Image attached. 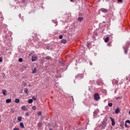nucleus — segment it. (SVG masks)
I'll use <instances>...</instances> for the list:
<instances>
[{
  "mask_svg": "<svg viewBox=\"0 0 130 130\" xmlns=\"http://www.w3.org/2000/svg\"><path fill=\"white\" fill-rule=\"evenodd\" d=\"M15 102L16 103H19L20 102V100L18 99H16L15 100Z\"/></svg>",
  "mask_w": 130,
  "mask_h": 130,
  "instance_id": "5701e85b",
  "label": "nucleus"
},
{
  "mask_svg": "<svg viewBox=\"0 0 130 130\" xmlns=\"http://www.w3.org/2000/svg\"><path fill=\"white\" fill-rule=\"evenodd\" d=\"M130 44V42H128L126 43V47H124V51L125 54H127V49H128V46Z\"/></svg>",
  "mask_w": 130,
  "mask_h": 130,
  "instance_id": "f257e3e1",
  "label": "nucleus"
},
{
  "mask_svg": "<svg viewBox=\"0 0 130 130\" xmlns=\"http://www.w3.org/2000/svg\"><path fill=\"white\" fill-rule=\"evenodd\" d=\"M90 66H92V63H91V62H90Z\"/></svg>",
  "mask_w": 130,
  "mask_h": 130,
  "instance_id": "79ce46f5",
  "label": "nucleus"
},
{
  "mask_svg": "<svg viewBox=\"0 0 130 130\" xmlns=\"http://www.w3.org/2000/svg\"><path fill=\"white\" fill-rule=\"evenodd\" d=\"M107 124L106 123V122L103 121L101 124V127L102 129H105V127L107 126Z\"/></svg>",
  "mask_w": 130,
  "mask_h": 130,
  "instance_id": "f03ea898",
  "label": "nucleus"
},
{
  "mask_svg": "<svg viewBox=\"0 0 130 130\" xmlns=\"http://www.w3.org/2000/svg\"><path fill=\"white\" fill-rule=\"evenodd\" d=\"M37 108V107H36V106H34L32 107V109H33V110H36Z\"/></svg>",
  "mask_w": 130,
  "mask_h": 130,
  "instance_id": "a878e982",
  "label": "nucleus"
},
{
  "mask_svg": "<svg viewBox=\"0 0 130 130\" xmlns=\"http://www.w3.org/2000/svg\"><path fill=\"white\" fill-rule=\"evenodd\" d=\"M126 123H130V121H129V120H126Z\"/></svg>",
  "mask_w": 130,
  "mask_h": 130,
  "instance_id": "473e14b6",
  "label": "nucleus"
},
{
  "mask_svg": "<svg viewBox=\"0 0 130 130\" xmlns=\"http://www.w3.org/2000/svg\"><path fill=\"white\" fill-rule=\"evenodd\" d=\"M61 43H63V44H66L67 43V40L66 39H62L61 41Z\"/></svg>",
  "mask_w": 130,
  "mask_h": 130,
  "instance_id": "ddd939ff",
  "label": "nucleus"
},
{
  "mask_svg": "<svg viewBox=\"0 0 130 130\" xmlns=\"http://www.w3.org/2000/svg\"><path fill=\"white\" fill-rule=\"evenodd\" d=\"M3 61V58L0 57V62H2Z\"/></svg>",
  "mask_w": 130,
  "mask_h": 130,
  "instance_id": "f704fd0d",
  "label": "nucleus"
},
{
  "mask_svg": "<svg viewBox=\"0 0 130 130\" xmlns=\"http://www.w3.org/2000/svg\"><path fill=\"white\" fill-rule=\"evenodd\" d=\"M24 93H26V94H27V95H28V88H24Z\"/></svg>",
  "mask_w": 130,
  "mask_h": 130,
  "instance_id": "6ab92c4d",
  "label": "nucleus"
},
{
  "mask_svg": "<svg viewBox=\"0 0 130 130\" xmlns=\"http://www.w3.org/2000/svg\"><path fill=\"white\" fill-rule=\"evenodd\" d=\"M71 2H74V0H70Z\"/></svg>",
  "mask_w": 130,
  "mask_h": 130,
  "instance_id": "ea45409f",
  "label": "nucleus"
},
{
  "mask_svg": "<svg viewBox=\"0 0 130 130\" xmlns=\"http://www.w3.org/2000/svg\"><path fill=\"white\" fill-rule=\"evenodd\" d=\"M37 72V69L36 68H35L32 70V74H36Z\"/></svg>",
  "mask_w": 130,
  "mask_h": 130,
  "instance_id": "9b49d317",
  "label": "nucleus"
},
{
  "mask_svg": "<svg viewBox=\"0 0 130 130\" xmlns=\"http://www.w3.org/2000/svg\"><path fill=\"white\" fill-rule=\"evenodd\" d=\"M0 123H1V121H0Z\"/></svg>",
  "mask_w": 130,
  "mask_h": 130,
  "instance_id": "49530a36",
  "label": "nucleus"
},
{
  "mask_svg": "<svg viewBox=\"0 0 130 130\" xmlns=\"http://www.w3.org/2000/svg\"><path fill=\"white\" fill-rule=\"evenodd\" d=\"M115 99H116V100H119V99H121V98H120V96H118V97H116V98H115Z\"/></svg>",
  "mask_w": 130,
  "mask_h": 130,
  "instance_id": "c756f323",
  "label": "nucleus"
},
{
  "mask_svg": "<svg viewBox=\"0 0 130 130\" xmlns=\"http://www.w3.org/2000/svg\"><path fill=\"white\" fill-rule=\"evenodd\" d=\"M42 126V123L39 122L38 123V127H41Z\"/></svg>",
  "mask_w": 130,
  "mask_h": 130,
  "instance_id": "412c9836",
  "label": "nucleus"
},
{
  "mask_svg": "<svg viewBox=\"0 0 130 130\" xmlns=\"http://www.w3.org/2000/svg\"><path fill=\"white\" fill-rule=\"evenodd\" d=\"M50 130H53L52 129H50Z\"/></svg>",
  "mask_w": 130,
  "mask_h": 130,
  "instance_id": "37998d69",
  "label": "nucleus"
},
{
  "mask_svg": "<svg viewBox=\"0 0 130 130\" xmlns=\"http://www.w3.org/2000/svg\"><path fill=\"white\" fill-rule=\"evenodd\" d=\"M42 114V112L39 111L38 112V115H41V114Z\"/></svg>",
  "mask_w": 130,
  "mask_h": 130,
  "instance_id": "7c9ffc66",
  "label": "nucleus"
},
{
  "mask_svg": "<svg viewBox=\"0 0 130 130\" xmlns=\"http://www.w3.org/2000/svg\"><path fill=\"white\" fill-rule=\"evenodd\" d=\"M2 94H3V95H4V96H7V90L5 89L2 90Z\"/></svg>",
  "mask_w": 130,
  "mask_h": 130,
  "instance_id": "0eeeda50",
  "label": "nucleus"
},
{
  "mask_svg": "<svg viewBox=\"0 0 130 130\" xmlns=\"http://www.w3.org/2000/svg\"><path fill=\"white\" fill-rule=\"evenodd\" d=\"M74 130H80V129H78L76 128V129H75Z\"/></svg>",
  "mask_w": 130,
  "mask_h": 130,
  "instance_id": "a19ab883",
  "label": "nucleus"
},
{
  "mask_svg": "<svg viewBox=\"0 0 130 130\" xmlns=\"http://www.w3.org/2000/svg\"><path fill=\"white\" fill-rule=\"evenodd\" d=\"M76 78H78V76H76Z\"/></svg>",
  "mask_w": 130,
  "mask_h": 130,
  "instance_id": "a18cd8bd",
  "label": "nucleus"
},
{
  "mask_svg": "<svg viewBox=\"0 0 130 130\" xmlns=\"http://www.w3.org/2000/svg\"><path fill=\"white\" fill-rule=\"evenodd\" d=\"M108 40H109V37L106 38L105 39V42H108Z\"/></svg>",
  "mask_w": 130,
  "mask_h": 130,
  "instance_id": "b1692460",
  "label": "nucleus"
},
{
  "mask_svg": "<svg viewBox=\"0 0 130 130\" xmlns=\"http://www.w3.org/2000/svg\"><path fill=\"white\" fill-rule=\"evenodd\" d=\"M21 109H22V110H26V106H25V105L22 106L21 107Z\"/></svg>",
  "mask_w": 130,
  "mask_h": 130,
  "instance_id": "a211bd4d",
  "label": "nucleus"
},
{
  "mask_svg": "<svg viewBox=\"0 0 130 130\" xmlns=\"http://www.w3.org/2000/svg\"><path fill=\"white\" fill-rule=\"evenodd\" d=\"M106 1H108V0H106Z\"/></svg>",
  "mask_w": 130,
  "mask_h": 130,
  "instance_id": "de8ad7c7",
  "label": "nucleus"
},
{
  "mask_svg": "<svg viewBox=\"0 0 130 130\" xmlns=\"http://www.w3.org/2000/svg\"><path fill=\"white\" fill-rule=\"evenodd\" d=\"M110 119L112 121V125L113 126V125H115V121L114 120V119L112 118L111 117H110Z\"/></svg>",
  "mask_w": 130,
  "mask_h": 130,
  "instance_id": "39448f33",
  "label": "nucleus"
},
{
  "mask_svg": "<svg viewBox=\"0 0 130 130\" xmlns=\"http://www.w3.org/2000/svg\"><path fill=\"white\" fill-rule=\"evenodd\" d=\"M18 60H19V61L20 62H22V61H23V58H19L18 59Z\"/></svg>",
  "mask_w": 130,
  "mask_h": 130,
  "instance_id": "bb28decb",
  "label": "nucleus"
},
{
  "mask_svg": "<svg viewBox=\"0 0 130 130\" xmlns=\"http://www.w3.org/2000/svg\"><path fill=\"white\" fill-rule=\"evenodd\" d=\"M32 100H34V101H35L36 100V98L33 96V97L32 98Z\"/></svg>",
  "mask_w": 130,
  "mask_h": 130,
  "instance_id": "72a5a7b5",
  "label": "nucleus"
},
{
  "mask_svg": "<svg viewBox=\"0 0 130 130\" xmlns=\"http://www.w3.org/2000/svg\"><path fill=\"white\" fill-rule=\"evenodd\" d=\"M113 85H115V84L118 83V80L114 79L112 81Z\"/></svg>",
  "mask_w": 130,
  "mask_h": 130,
  "instance_id": "6e6552de",
  "label": "nucleus"
},
{
  "mask_svg": "<svg viewBox=\"0 0 130 130\" xmlns=\"http://www.w3.org/2000/svg\"><path fill=\"white\" fill-rule=\"evenodd\" d=\"M119 3H122V0H118Z\"/></svg>",
  "mask_w": 130,
  "mask_h": 130,
  "instance_id": "e433bc0d",
  "label": "nucleus"
},
{
  "mask_svg": "<svg viewBox=\"0 0 130 130\" xmlns=\"http://www.w3.org/2000/svg\"><path fill=\"white\" fill-rule=\"evenodd\" d=\"M31 60L32 61H36V60H37V56H36L35 55H32Z\"/></svg>",
  "mask_w": 130,
  "mask_h": 130,
  "instance_id": "20e7f679",
  "label": "nucleus"
},
{
  "mask_svg": "<svg viewBox=\"0 0 130 130\" xmlns=\"http://www.w3.org/2000/svg\"><path fill=\"white\" fill-rule=\"evenodd\" d=\"M83 19L84 18L83 17H78V20L79 21V22H82V21H83Z\"/></svg>",
  "mask_w": 130,
  "mask_h": 130,
  "instance_id": "dca6fc26",
  "label": "nucleus"
},
{
  "mask_svg": "<svg viewBox=\"0 0 130 130\" xmlns=\"http://www.w3.org/2000/svg\"><path fill=\"white\" fill-rule=\"evenodd\" d=\"M94 100H96V101H98L99 99H100V96L99 95V94L98 93H95L94 95Z\"/></svg>",
  "mask_w": 130,
  "mask_h": 130,
  "instance_id": "7ed1b4c3",
  "label": "nucleus"
},
{
  "mask_svg": "<svg viewBox=\"0 0 130 130\" xmlns=\"http://www.w3.org/2000/svg\"><path fill=\"white\" fill-rule=\"evenodd\" d=\"M0 18H2V16H0Z\"/></svg>",
  "mask_w": 130,
  "mask_h": 130,
  "instance_id": "c03bdc74",
  "label": "nucleus"
},
{
  "mask_svg": "<svg viewBox=\"0 0 130 130\" xmlns=\"http://www.w3.org/2000/svg\"><path fill=\"white\" fill-rule=\"evenodd\" d=\"M17 120H18V121H22V117L21 116L18 117Z\"/></svg>",
  "mask_w": 130,
  "mask_h": 130,
  "instance_id": "aec40b11",
  "label": "nucleus"
},
{
  "mask_svg": "<svg viewBox=\"0 0 130 130\" xmlns=\"http://www.w3.org/2000/svg\"><path fill=\"white\" fill-rule=\"evenodd\" d=\"M51 57L49 56H47L46 57V59H47V60H51Z\"/></svg>",
  "mask_w": 130,
  "mask_h": 130,
  "instance_id": "4468645a",
  "label": "nucleus"
},
{
  "mask_svg": "<svg viewBox=\"0 0 130 130\" xmlns=\"http://www.w3.org/2000/svg\"><path fill=\"white\" fill-rule=\"evenodd\" d=\"M6 103H11L12 102L11 99H7L6 101Z\"/></svg>",
  "mask_w": 130,
  "mask_h": 130,
  "instance_id": "2eb2a0df",
  "label": "nucleus"
},
{
  "mask_svg": "<svg viewBox=\"0 0 130 130\" xmlns=\"http://www.w3.org/2000/svg\"><path fill=\"white\" fill-rule=\"evenodd\" d=\"M19 125L20 127H21L22 128H25V126L24 125V124L23 123V122H20L19 123Z\"/></svg>",
  "mask_w": 130,
  "mask_h": 130,
  "instance_id": "9d476101",
  "label": "nucleus"
},
{
  "mask_svg": "<svg viewBox=\"0 0 130 130\" xmlns=\"http://www.w3.org/2000/svg\"><path fill=\"white\" fill-rule=\"evenodd\" d=\"M25 115H26V116H29V114H28V113H25Z\"/></svg>",
  "mask_w": 130,
  "mask_h": 130,
  "instance_id": "4c0bfd02",
  "label": "nucleus"
},
{
  "mask_svg": "<svg viewBox=\"0 0 130 130\" xmlns=\"http://www.w3.org/2000/svg\"><path fill=\"white\" fill-rule=\"evenodd\" d=\"M53 22L55 24V26H57V21H56V20H52Z\"/></svg>",
  "mask_w": 130,
  "mask_h": 130,
  "instance_id": "4be33fe9",
  "label": "nucleus"
},
{
  "mask_svg": "<svg viewBox=\"0 0 130 130\" xmlns=\"http://www.w3.org/2000/svg\"><path fill=\"white\" fill-rule=\"evenodd\" d=\"M123 124H124L123 122H122L120 123V127H121V128H124Z\"/></svg>",
  "mask_w": 130,
  "mask_h": 130,
  "instance_id": "f3484780",
  "label": "nucleus"
},
{
  "mask_svg": "<svg viewBox=\"0 0 130 130\" xmlns=\"http://www.w3.org/2000/svg\"><path fill=\"white\" fill-rule=\"evenodd\" d=\"M71 98L72 99L73 101H74V97L71 96Z\"/></svg>",
  "mask_w": 130,
  "mask_h": 130,
  "instance_id": "58836bf2",
  "label": "nucleus"
},
{
  "mask_svg": "<svg viewBox=\"0 0 130 130\" xmlns=\"http://www.w3.org/2000/svg\"><path fill=\"white\" fill-rule=\"evenodd\" d=\"M97 113H98V111H97V110H95L93 112V116L94 117H96L97 116Z\"/></svg>",
  "mask_w": 130,
  "mask_h": 130,
  "instance_id": "1a4fd4ad",
  "label": "nucleus"
},
{
  "mask_svg": "<svg viewBox=\"0 0 130 130\" xmlns=\"http://www.w3.org/2000/svg\"><path fill=\"white\" fill-rule=\"evenodd\" d=\"M63 38V36H62V35H60L59 37V39H62V38Z\"/></svg>",
  "mask_w": 130,
  "mask_h": 130,
  "instance_id": "c85d7f7f",
  "label": "nucleus"
},
{
  "mask_svg": "<svg viewBox=\"0 0 130 130\" xmlns=\"http://www.w3.org/2000/svg\"><path fill=\"white\" fill-rule=\"evenodd\" d=\"M112 105H113V104L112 103H109L108 104V106H109V107H112Z\"/></svg>",
  "mask_w": 130,
  "mask_h": 130,
  "instance_id": "cd10ccee",
  "label": "nucleus"
},
{
  "mask_svg": "<svg viewBox=\"0 0 130 130\" xmlns=\"http://www.w3.org/2000/svg\"><path fill=\"white\" fill-rule=\"evenodd\" d=\"M32 102H33V100L32 99L28 100V103L31 104L32 103Z\"/></svg>",
  "mask_w": 130,
  "mask_h": 130,
  "instance_id": "393cba45",
  "label": "nucleus"
},
{
  "mask_svg": "<svg viewBox=\"0 0 130 130\" xmlns=\"http://www.w3.org/2000/svg\"><path fill=\"white\" fill-rule=\"evenodd\" d=\"M125 127H128V125L126 123L125 124Z\"/></svg>",
  "mask_w": 130,
  "mask_h": 130,
  "instance_id": "c9c22d12",
  "label": "nucleus"
},
{
  "mask_svg": "<svg viewBox=\"0 0 130 130\" xmlns=\"http://www.w3.org/2000/svg\"><path fill=\"white\" fill-rule=\"evenodd\" d=\"M101 11L102 12V13H107V12H108V10H107V9H105V8H102L101 9Z\"/></svg>",
  "mask_w": 130,
  "mask_h": 130,
  "instance_id": "423d86ee",
  "label": "nucleus"
},
{
  "mask_svg": "<svg viewBox=\"0 0 130 130\" xmlns=\"http://www.w3.org/2000/svg\"><path fill=\"white\" fill-rule=\"evenodd\" d=\"M13 130H20V129L17 127H15V128H14Z\"/></svg>",
  "mask_w": 130,
  "mask_h": 130,
  "instance_id": "2f4dec72",
  "label": "nucleus"
},
{
  "mask_svg": "<svg viewBox=\"0 0 130 130\" xmlns=\"http://www.w3.org/2000/svg\"><path fill=\"white\" fill-rule=\"evenodd\" d=\"M120 111H119V109L117 108V109H116L115 112L116 114H118V113H119Z\"/></svg>",
  "mask_w": 130,
  "mask_h": 130,
  "instance_id": "f8f14e48",
  "label": "nucleus"
}]
</instances>
